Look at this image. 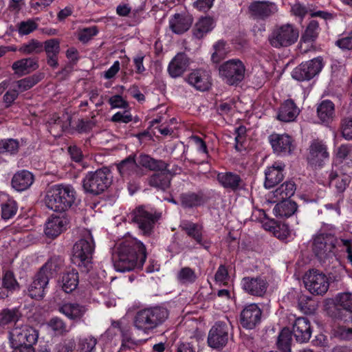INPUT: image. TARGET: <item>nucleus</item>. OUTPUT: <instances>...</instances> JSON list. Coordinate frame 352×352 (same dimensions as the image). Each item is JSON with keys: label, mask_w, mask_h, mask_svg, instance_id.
Returning a JSON list of instances; mask_svg holds the SVG:
<instances>
[{"label": "nucleus", "mask_w": 352, "mask_h": 352, "mask_svg": "<svg viewBox=\"0 0 352 352\" xmlns=\"http://www.w3.org/2000/svg\"><path fill=\"white\" fill-rule=\"evenodd\" d=\"M335 248V237L331 235L320 234L314 240L312 250L320 262H330L335 256L333 252Z\"/></svg>", "instance_id": "obj_11"}, {"label": "nucleus", "mask_w": 352, "mask_h": 352, "mask_svg": "<svg viewBox=\"0 0 352 352\" xmlns=\"http://www.w3.org/2000/svg\"><path fill=\"white\" fill-rule=\"evenodd\" d=\"M98 34V29L96 25L84 28L78 33V40L83 43H86Z\"/></svg>", "instance_id": "obj_57"}, {"label": "nucleus", "mask_w": 352, "mask_h": 352, "mask_svg": "<svg viewBox=\"0 0 352 352\" xmlns=\"http://www.w3.org/2000/svg\"><path fill=\"white\" fill-rule=\"evenodd\" d=\"M335 105L330 100H322L317 107V115L322 123L329 124L333 118Z\"/></svg>", "instance_id": "obj_41"}, {"label": "nucleus", "mask_w": 352, "mask_h": 352, "mask_svg": "<svg viewBox=\"0 0 352 352\" xmlns=\"http://www.w3.org/2000/svg\"><path fill=\"white\" fill-rule=\"evenodd\" d=\"M47 326L56 336H63L68 332L66 322L57 316L52 317L48 321Z\"/></svg>", "instance_id": "obj_50"}, {"label": "nucleus", "mask_w": 352, "mask_h": 352, "mask_svg": "<svg viewBox=\"0 0 352 352\" xmlns=\"http://www.w3.org/2000/svg\"><path fill=\"white\" fill-rule=\"evenodd\" d=\"M94 248V239L91 235L87 239L78 240L74 244L71 259L81 272H88L92 268V256Z\"/></svg>", "instance_id": "obj_6"}, {"label": "nucleus", "mask_w": 352, "mask_h": 352, "mask_svg": "<svg viewBox=\"0 0 352 352\" xmlns=\"http://www.w3.org/2000/svg\"><path fill=\"white\" fill-rule=\"evenodd\" d=\"M159 217L155 213L146 210L143 206H139L134 210L132 220L143 234L150 235Z\"/></svg>", "instance_id": "obj_19"}, {"label": "nucleus", "mask_w": 352, "mask_h": 352, "mask_svg": "<svg viewBox=\"0 0 352 352\" xmlns=\"http://www.w3.org/2000/svg\"><path fill=\"white\" fill-rule=\"evenodd\" d=\"M292 332L288 327H284L278 333L276 345L277 351L292 352Z\"/></svg>", "instance_id": "obj_45"}, {"label": "nucleus", "mask_w": 352, "mask_h": 352, "mask_svg": "<svg viewBox=\"0 0 352 352\" xmlns=\"http://www.w3.org/2000/svg\"><path fill=\"white\" fill-rule=\"evenodd\" d=\"M38 67L37 60L32 58H22L13 63L12 69L14 73L19 76H23L36 70Z\"/></svg>", "instance_id": "obj_40"}, {"label": "nucleus", "mask_w": 352, "mask_h": 352, "mask_svg": "<svg viewBox=\"0 0 352 352\" xmlns=\"http://www.w3.org/2000/svg\"><path fill=\"white\" fill-rule=\"evenodd\" d=\"M270 230L272 231L274 236L281 241L287 240L292 233V230L288 224L278 221H274Z\"/></svg>", "instance_id": "obj_48"}, {"label": "nucleus", "mask_w": 352, "mask_h": 352, "mask_svg": "<svg viewBox=\"0 0 352 352\" xmlns=\"http://www.w3.org/2000/svg\"><path fill=\"white\" fill-rule=\"evenodd\" d=\"M285 166L284 162L276 161L265 168L264 182L265 188H272L283 180L286 174Z\"/></svg>", "instance_id": "obj_22"}, {"label": "nucleus", "mask_w": 352, "mask_h": 352, "mask_svg": "<svg viewBox=\"0 0 352 352\" xmlns=\"http://www.w3.org/2000/svg\"><path fill=\"white\" fill-rule=\"evenodd\" d=\"M180 205L184 210H192L203 206L206 203V197L202 190L186 191L179 197Z\"/></svg>", "instance_id": "obj_26"}, {"label": "nucleus", "mask_w": 352, "mask_h": 352, "mask_svg": "<svg viewBox=\"0 0 352 352\" xmlns=\"http://www.w3.org/2000/svg\"><path fill=\"white\" fill-rule=\"evenodd\" d=\"M96 339L92 337L81 340L80 342V352H96Z\"/></svg>", "instance_id": "obj_61"}, {"label": "nucleus", "mask_w": 352, "mask_h": 352, "mask_svg": "<svg viewBox=\"0 0 352 352\" xmlns=\"http://www.w3.org/2000/svg\"><path fill=\"white\" fill-rule=\"evenodd\" d=\"M344 322H347L351 325L350 327H342L339 329V334L342 339L344 340H351L352 339V313L348 315L342 316V319Z\"/></svg>", "instance_id": "obj_60"}, {"label": "nucleus", "mask_w": 352, "mask_h": 352, "mask_svg": "<svg viewBox=\"0 0 352 352\" xmlns=\"http://www.w3.org/2000/svg\"><path fill=\"white\" fill-rule=\"evenodd\" d=\"M241 285L245 293L251 296L262 297L266 293L268 283L265 277L260 276H245L242 278Z\"/></svg>", "instance_id": "obj_21"}, {"label": "nucleus", "mask_w": 352, "mask_h": 352, "mask_svg": "<svg viewBox=\"0 0 352 352\" xmlns=\"http://www.w3.org/2000/svg\"><path fill=\"white\" fill-rule=\"evenodd\" d=\"M20 144L18 140L5 138L0 140V154L8 153L14 155L19 152Z\"/></svg>", "instance_id": "obj_47"}, {"label": "nucleus", "mask_w": 352, "mask_h": 352, "mask_svg": "<svg viewBox=\"0 0 352 352\" xmlns=\"http://www.w3.org/2000/svg\"><path fill=\"white\" fill-rule=\"evenodd\" d=\"M245 67L239 59H230L219 67V74L229 85H237L245 77Z\"/></svg>", "instance_id": "obj_9"}, {"label": "nucleus", "mask_w": 352, "mask_h": 352, "mask_svg": "<svg viewBox=\"0 0 352 352\" xmlns=\"http://www.w3.org/2000/svg\"><path fill=\"white\" fill-rule=\"evenodd\" d=\"M68 222L65 214L52 215L45 224V234L47 237L54 239L66 230Z\"/></svg>", "instance_id": "obj_29"}, {"label": "nucleus", "mask_w": 352, "mask_h": 352, "mask_svg": "<svg viewBox=\"0 0 352 352\" xmlns=\"http://www.w3.org/2000/svg\"><path fill=\"white\" fill-rule=\"evenodd\" d=\"M320 28L319 23L316 20H311L307 25L305 32L302 34L301 39L305 43H309L314 41L320 32Z\"/></svg>", "instance_id": "obj_49"}, {"label": "nucleus", "mask_w": 352, "mask_h": 352, "mask_svg": "<svg viewBox=\"0 0 352 352\" xmlns=\"http://www.w3.org/2000/svg\"><path fill=\"white\" fill-rule=\"evenodd\" d=\"M248 12L254 20L265 21L278 12V6L270 1H253L248 6Z\"/></svg>", "instance_id": "obj_15"}, {"label": "nucleus", "mask_w": 352, "mask_h": 352, "mask_svg": "<svg viewBox=\"0 0 352 352\" xmlns=\"http://www.w3.org/2000/svg\"><path fill=\"white\" fill-rule=\"evenodd\" d=\"M296 190V184L292 181H287L274 191V195L278 200L289 199L294 195Z\"/></svg>", "instance_id": "obj_46"}, {"label": "nucleus", "mask_w": 352, "mask_h": 352, "mask_svg": "<svg viewBox=\"0 0 352 352\" xmlns=\"http://www.w3.org/2000/svg\"><path fill=\"white\" fill-rule=\"evenodd\" d=\"M79 284V274L76 269H72L63 274L60 285L63 291L70 294L76 290Z\"/></svg>", "instance_id": "obj_37"}, {"label": "nucleus", "mask_w": 352, "mask_h": 352, "mask_svg": "<svg viewBox=\"0 0 352 352\" xmlns=\"http://www.w3.org/2000/svg\"><path fill=\"white\" fill-rule=\"evenodd\" d=\"M298 209V205L290 199H283L276 204L274 212L276 217L288 218L292 216Z\"/></svg>", "instance_id": "obj_42"}, {"label": "nucleus", "mask_w": 352, "mask_h": 352, "mask_svg": "<svg viewBox=\"0 0 352 352\" xmlns=\"http://www.w3.org/2000/svg\"><path fill=\"white\" fill-rule=\"evenodd\" d=\"M300 113V109L292 99H287L278 108L276 119L284 122H292Z\"/></svg>", "instance_id": "obj_32"}, {"label": "nucleus", "mask_w": 352, "mask_h": 352, "mask_svg": "<svg viewBox=\"0 0 352 352\" xmlns=\"http://www.w3.org/2000/svg\"><path fill=\"white\" fill-rule=\"evenodd\" d=\"M305 287L313 295L322 296L328 291L329 283L327 276L318 270H311L303 278Z\"/></svg>", "instance_id": "obj_13"}, {"label": "nucleus", "mask_w": 352, "mask_h": 352, "mask_svg": "<svg viewBox=\"0 0 352 352\" xmlns=\"http://www.w3.org/2000/svg\"><path fill=\"white\" fill-rule=\"evenodd\" d=\"M19 289V284L13 272L10 270L3 272L2 277L0 276V300L8 298Z\"/></svg>", "instance_id": "obj_28"}, {"label": "nucleus", "mask_w": 352, "mask_h": 352, "mask_svg": "<svg viewBox=\"0 0 352 352\" xmlns=\"http://www.w3.org/2000/svg\"><path fill=\"white\" fill-rule=\"evenodd\" d=\"M50 278L46 267L43 266L35 274L28 288V295L36 300H42L48 290Z\"/></svg>", "instance_id": "obj_16"}, {"label": "nucleus", "mask_w": 352, "mask_h": 352, "mask_svg": "<svg viewBox=\"0 0 352 352\" xmlns=\"http://www.w3.org/2000/svg\"><path fill=\"white\" fill-rule=\"evenodd\" d=\"M157 173H153L148 179V183L150 186L160 189L167 190L170 185V177L169 170H155Z\"/></svg>", "instance_id": "obj_38"}, {"label": "nucleus", "mask_w": 352, "mask_h": 352, "mask_svg": "<svg viewBox=\"0 0 352 352\" xmlns=\"http://www.w3.org/2000/svg\"><path fill=\"white\" fill-rule=\"evenodd\" d=\"M190 60L184 52L178 53L169 63L168 72L172 78L181 76L188 69Z\"/></svg>", "instance_id": "obj_33"}, {"label": "nucleus", "mask_w": 352, "mask_h": 352, "mask_svg": "<svg viewBox=\"0 0 352 352\" xmlns=\"http://www.w3.org/2000/svg\"><path fill=\"white\" fill-rule=\"evenodd\" d=\"M111 171L107 167L88 172L82 179V188L86 194L98 195L111 184Z\"/></svg>", "instance_id": "obj_5"}, {"label": "nucleus", "mask_w": 352, "mask_h": 352, "mask_svg": "<svg viewBox=\"0 0 352 352\" xmlns=\"http://www.w3.org/2000/svg\"><path fill=\"white\" fill-rule=\"evenodd\" d=\"M329 160L330 153L327 142L319 138L312 140L308 148V164L314 169H321L329 163Z\"/></svg>", "instance_id": "obj_8"}, {"label": "nucleus", "mask_w": 352, "mask_h": 352, "mask_svg": "<svg viewBox=\"0 0 352 352\" xmlns=\"http://www.w3.org/2000/svg\"><path fill=\"white\" fill-rule=\"evenodd\" d=\"M38 338V331L28 324L16 325L9 332L12 352H35Z\"/></svg>", "instance_id": "obj_4"}, {"label": "nucleus", "mask_w": 352, "mask_h": 352, "mask_svg": "<svg viewBox=\"0 0 352 352\" xmlns=\"http://www.w3.org/2000/svg\"><path fill=\"white\" fill-rule=\"evenodd\" d=\"M18 210L17 204L14 201H8L1 204V218L8 220L12 218Z\"/></svg>", "instance_id": "obj_54"}, {"label": "nucleus", "mask_w": 352, "mask_h": 352, "mask_svg": "<svg viewBox=\"0 0 352 352\" xmlns=\"http://www.w3.org/2000/svg\"><path fill=\"white\" fill-rule=\"evenodd\" d=\"M168 310L163 306H153L136 311L133 318V325L144 334L153 333L168 319Z\"/></svg>", "instance_id": "obj_2"}, {"label": "nucleus", "mask_w": 352, "mask_h": 352, "mask_svg": "<svg viewBox=\"0 0 352 352\" xmlns=\"http://www.w3.org/2000/svg\"><path fill=\"white\" fill-rule=\"evenodd\" d=\"M216 179L219 186L228 192L238 193L246 190L245 179L236 172H218Z\"/></svg>", "instance_id": "obj_14"}, {"label": "nucleus", "mask_w": 352, "mask_h": 352, "mask_svg": "<svg viewBox=\"0 0 352 352\" xmlns=\"http://www.w3.org/2000/svg\"><path fill=\"white\" fill-rule=\"evenodd\" d=\"M192 16L186 12L173 14L168 20V26L171 32L175 34H183L192 26Z\"/></svg>", "instance_id": "obj_23"}, {"label": "nucleus", "mask_w": 352, "mask_h": 352, "mask_svg": "<svg viewBox=\"0 0 352 352\" xmlns=\"http://www.w3.org/2000/svg\"><path fill=\"white\" fill-rule=\"evenodd\" d=\"M341 131L345 140H352V118H345L342 120Z\"/></svg>", "instance_id": "obj_63"}, {"label": "nucleus", "mask_w": 352, "mask_h": 352, "mask_svg": "<svg viewBox=\"0 0 352 352\" xmlns=\"http://www.w3.org/2000/svg\"><path fill=\"white\" fill-rule=\"evenodd\" d=\"M336 45L342 50H352V31L336 41Z\"/></svg>", "instance_id": "obj_64"}, {"label": "nucleus", "mask_w": 352, "mask_h": 352, "mask_svg": "<svg viewBox=\"0 0 352 352\" xmlns=\"http://www.w3.org/2000/svg\"><path fill=\"white\" fill-rule=\"evenodd\" d=\"M138 167L135 154H131L117 164V170L122 177L130 176L134 173Z\"/></svg>", "instance_id": "obj_44"}, {"label": "nucleus", "mask_w": 352, "mask_h": 352, "mask_svg": "<svg viewBox=\"0 0 352 352\" xmlns=\"http://www.w3.org/2000/svg\"><path fill=\"white\" fill-rule=\"evenodd\" d=\"M68 154L71 160L76 163H80L84 159L81 148L76 144L70 145L67 148Z\"/></svg>", "instance_id": "obj_62"}, {"label": "nucleus", "mask_w": 352, "mask_h": 352, "mask_svg": "<svg viewBox=\"0 0 352 352\" xmlns=\"http://www.w3.org/2000/svg\"><path fill=\"white\" fill-rule=\"evenodd\" d=\"M60 40L58 38H50L46 40L43 44V51L46 54L47 64L52 69L58 67V54L60 51Z\"/></svg>", "instance_id": "obj_31"}, {"label": "nucleus", "mask_w": 352, "mask_h": 352, "mask_svg": "<svg viewBox=\"0 0 352 352\" xmlns=\"http://www.w3.org/2000/svg\"><path fill=\"white\" fill-rule=\"evenodd\" d=\"M34 181L33 174L27 170L17 171L11 180L12 187L18 192H23L32 185Z\"/></svg>", "instance_id": "obj_34"}, {"label": "nucleus", "mask_w": 352, "mask_h": 352, "mask_svg": "<svg viewBox=\"0 0 352 352\" xmlns=\"http://www.w3.org/2000/svg\"><path fill=\"white\" fill-rule=\"evenodd\" d=\"M146 257V249L142 241L136 239L125 240L118 247L114 268L120 272L142 270Z\"/></svg>", "instance_id": "obj_1"}, {"label": "nucleus", "mask_w": 352, "mask_h": 352, "mask_svg": "<svg viewBox=\"0 0 352 352\" xmlns=\"http://www.w3.org/2000/svg\"><path fill=\"white\" fill-rule=\"evenodd\" d=\"M180 228L185 234L197 245L208 251L211 247L210 240L204 236V226L200 223H194L190 220L182 221Z\"/></svg>", "instance_id": "obj_17"}, {"label": "nucleus", "mask_w": 352, "mask_h": 352, "mask_svg": "<svg viewBox=\"0 0 352 352\" xmlns=\"http://www.w3.org/2000/svg\"><path fill=\"white\" fill-rule=\"evenodd\" d=\"M298 36V28L287 23L274 28L269 36V42L275 48L289 47L297 41Z\"/></svg>", "instance_id": "obj_7"}, {"label": "nucleus", "mask_w": 352, "mask_h": 352, "mask_svg": "<svg viewBox=\"0 0 352 352\" xmlns=\"http://www.w3.org/2000/svg\"><path fill=\"white\" fill-rule=\"evenodd\" d=\"M292 336L298 342H307L309 340L312 329L309 320L305 317H299L295 320L292 328Z\"/></svg>", "instance_id": "obj_30"}, {"label": "nucleus", "mask_w": 352, "mask_h": 352, "mask_svg": "<svg viewBox=\"0 0 352 352\" xmlns=\"http://www.w3.org/2000/svg\"><path fill=\"white\" fill-rule=\"evenodd\" d=\"M211 77L208 72L202 69H197L190 72L186 81L192 87L200 91H208L211 86Z\"/></svg>", "instance_id": "obj_27"}, {"label": "nucleus", "mask_w": 352, "mask_h": 352, "mask_svg": "<svg viewBox=\"0 0 352 352\" xmlns=\"http://www.w3.org/2000/svg\"><path fill=\"white\" fill-rule=\"evenodd\" d=\"M231 323L224 321H217L209 331L208 344L210 347L221 350L226 346L230 336Z\"/></svg>", "instance_id": "obj_10"}, {"label": "nucleus", "mask_w": 352, "mask_h": 352, "mask_svg": "<svg viewBox=\"0 0 352 352\" xmlns=\"http://www.w3.org/2000/svg\"><path fill=\"white\" fill-rule=\"evenodd\" d=\"M18 32L20 35H28L38 28V24L33 20L29 19L18 23Z\"/></svg>", "instance_id": "obj_58"}, {"label": "nucleus", "mask_w": 352, "mask_h": 352, "mask_svg": "<svg viewBox=\"0 0 352 352\" xmlns=\"http://www.w3.org/2000/svg\"><path fill=\"white\" fill-rule=\"evenodd\" d=\"M20 51L24 54H39L43 51V43L38 40L31 39L28 43L23 44Z\"/></svg>", "instance_id": "obj_52"}, {"label": "nucleus", "mask_w": 352, "mask_h": 352, "mask_svg": "<svg viewBox=\"0 0 352 352\" xmlns=\"http://www.w3.org/2000/svg\"><path fill=\"white\" fill-rule=\"evenodd\" d=\"M41 80L38 75H32L16 81L18 89L21 91H28Z\"/></svg>", "instance_id": "obj_53"}, {"label": "nucleus", "mask_w": 352, "mask_h": 352, "mask_svg": "<svg viewBox=\"0 0 352 352\" xmlns=\"http://www.w3.org/2000/svg\"><path fill=\"white\" fill-rule=\"evenodd\" d=\"M269 142L274 153L278 155L291 153L294 149L292 138L285 133H272L269 136Z\"/></svg>", "instance_id": "obj_25"}, {"label": "nucleus", "mask_w": 352, "mask_h": 352, "mask_svg": "<svg viewBox=\"0 0 352 352\" xmlns=\"http://www.w3.org/2000/svg\"><path fill=\"white\" fill-rule=\"evenodd\" d=\"M324 67L320 56L301 63L292 72V76L298 81H308L318 75Z\"/></svg>", "instance_id": "obj_12"}, {"label": "nucleus", "mask_w": 352, "mask_h": 352, "mask_svg": "<svg viewBox=\"0 0 352 352\" xmlns=\"http://www.w3.org/2000/svg\"><path fill=\"white\" fill-rule=\"evenodd\" d=\"M213 28L214 21L211 17H201L195 25L192 34L196 38L201 39Z\"/></svg>", "instance_id": "obj_43"}, {"label": "nucleus", "mask_w": 352, "mask_h": 352, "mask_svg": "<svg viewBox=\"0 0 352 352\" xmlns=\"http://www.w3.org/2000/svg\"><path fill=\"white\" fill-rule=\"evenodd\" d=\"M262 310L255 303H251L244 307L240 314L239 322L246 330L255 329L261 322Z\"/></svg>", "instance_id": "obj_20"}, {"label": "nucleus", "mask_w": 352, "mask_h": 352, "mask_svg": "<svg viewBox=\"0 0 352 352\" xmlns=\"http://www.w3.org/2000/svg\"><path fill=\"white\" fill-rule=\"evenodd\" d=\"M337 313L334 316L342 319V316L352 313V294L349 292L338 294L336 298Z\"/></svg>", "instance_id": "obj_36"}, {"label": "nucleus", "mask_w": 352, "mask_h": 352, "mask_svg": "<svg viewBox=\"0 0 352 352\" xmlns=\"http://www.w3.org/2000/svg\"><path fill=\"white\" fill-rule=\"evenodd\" d=\"M19 320L18 311L4 309L0 313V327H5L10 323H16Z\"/></svg>", "instance_id": "obj_51"}, {"label": "nucleus", "mask_w": 352, "mask_h": 352, "mask_svg": "<svg viewBox=\"0 0 352 352\" xmlns=\"http://www.w3.org/2000/svg\"><path fill=\"white\" fill-rule=\"evenodd\" d=\"M107 338L113 339L115 336L120 334L122 339L120 350L131 349L135 345V342L132 339V332L131 327L124 324L121 320H113L110 327L105 332Z\"/></svg>", "instance_id": "obj_18"}, {"label": "nucleus", "mask_w": 352, "mask_h": 352, "mask_svg": "<svg viewBox=\"0 0 352 352\" xmlns=\"http://www.w3.org/2000/svg\"><path fill=\"white\" fill-rule=\"evenodd\" d=\"M177 278L183 283H193L197 277L192 269L189 267H184L178 272Z\"/></svg>", "instance_id": "obj_55"}, {"label": "nucleus", "mask_w": 352, "mask_h": 352, "mask_svg": "<svg viewBox=\"0 0 352 352\" xmlns=\"http://www.w3.org/2000/svg\"><path fill=\"white\" fill-rule=\"evenodd\" d=\"M58 311L69 320L76 322L83 318L87 308L78 302L63 301L58 305Z\"/></svg>", "instance_id": "obj_24"}, {"label": "nucleus", "mask_w": 352, "mask_h": 352, "mask_svg": "<svg viewBox=\"0 0 352 352\" xmlns=\"http://www.w3.org/2000/svg\"><path fill=\"white\" fill-rule=\"evenodd\" d=\"M76 198V192L72 186L56 184L47 192L45 203L49 209L62 214L72 206Z\"/></svg>", "instance_id": "obj_3"}, {"label": "nucleus", "mask_w": 352, "mask_h": 352, "mask_svg": "<svg viewBox=\"0 0 352 352\" xmlns=\"http://www.w3.org/2000/svg\"><path fill=\"white\" fill-rule=\"evenodd\" d=\"M311 6H305L300 2L295 3L291 8L292 13L302 21L307 14H309Z\"/></svg>", "instance_id": "obj_59"}, {"label": "nucleus", "mask_w": 352, "mask_h": 352, "mask_svg": "<svg viewBox=\"0 0 352 352\" xmlns=\"http://www.w3.org/2000/svg\"><path fill=\"white\" fill-rule=\"evenodd\" d=\"M330 186H333L338 193H343L351 182V177L346 174L331 170L328 176Z\"/></svg>", "instance_id": "obj_39"}, {"label": "nucleus", "mask_w": 352, "mask_h": 352, "mask_svg": "<svg viewBox=\"0 0 352 352\" xmlns=\"http://www.w3.org/2000/svg\"><path fill=\"white\" fill-rule=\"evenodd\" d=\"M138 167H142L149 170H166L169 165L162 160H156L151 155L140 153L136 158Z\"/></svg>", "instance_id": "obj_35"}, {"label": "nucleus", "mask_w": 352, "mask_h": 352, "mask_svg": "<svg viewBox=\"0 0 352 352\" xmlns=\"http://www.w3.org/2000/svg\"><path fill=\"white\" fill-rule=\"evenodd\" d=\"M49 124L51 133H52L53 131L58 129L57 133L54 134V136H60L63 132L65 131L67 129V124H65L58 116H54Z\"/></svg>", "instance_id": "obj_56"}]
</instances>
